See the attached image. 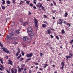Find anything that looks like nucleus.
<instances>
[{"instance_id": "obj_1", "label": "nucleus", "mask_w": 73, "mask_h": 73, "mask_svg": "<svg viewBox=\"0 0 73 73\" xmlns=\"http://www.w3.org/2000/svg\"><path fill=\"white\" fill-rule=\"evenodd\" d=\"M36 6H37V7H38L39 8H40L41 7L44 11H45V8L43 6H42V4L41 3L39 2L36 5Z\"/></svg>"}, {"instance_id": "obj_2", "label": "nucleus", "mask_w": 73, "mask_h": 73, "mask_svg": "<svg viewBox=\"0 0 73 73\" xmlns=\"http://www.w3.org/2000/svg\"><path fill=\"white\" fill-rule=\"evenodd\" d=\"M69 56H66V58L68 60H69V58H70L71 57L72 58L73 57V53L70 52V51H69Z\"/></svg>"}, {"instance_id": "obj_3", "label": "nucleus", "mask_w": 73, "mask_h": 73, "mask_svg": "<svg viewBox=\"0 0 73 73\" xmlns=\"http://www.w3.org/2000/svg\"><path fill=\"white\" fill-rule=\"evenodd\" d=\"M34 20H35L34 23H35V27H36V28H38V21H37V20L36 18H34Z\"/></svg>"}, {"instance_id": "obj_4", "label": "nucleus", "mask_w": 73, "mask_h": 73, "mask_svg": "<svg viewBox=\"0 0 73 73\" xmlns=\"http://www.w3.org/2000/svg\"><path fill=\"white\" fill-rule=\"evenodd\" d=\"M14 35V33H11L9 35H7V38L8 40H9V39L11 37H12Z\"/></svg>"}, {"instance_id": "obj_5", "label": "nucleus", "mask_w": 73, "mask_h": 73, "mask_svg": "<svg viewBox=\"0 0 73 73\" xmlns=\"http://www.w3.org/2000/svg\"><path fill=\"white\" fill-rule=\"evenodd\" d=\"M3 50V52H6V53H11V52H9V50H7L8 49L7 48H6L5 47H2L1 48Z\"/></svg>"}, {"instance_id": "obj_6", "label": "nucleus", "mask_w": 73, "mask_h": 73, "mask_svg": "<svg viewBox=\"0 0 73 73\" xmlns=\"http://www.w3.org/2000/svg\"><path fill=\"white\" fill-rule=\"evenodd\" d=\"M29 34V36L31 38H33V37H34V35L35 34L33 32H31V33L29 34V33L28 32H27Z\"/></svg>"}, {"instance_id": "obj_7", "label": "nucleus", "mask_w": 73, "mask_h": 73, "mask_svg": "<svg viewBox=\"0 0 73 73\" xmlns=\"http://www.w3.org/2000/svg\"><path fill=\"white\" fill-rule=\"evenodd\" d=\"M33 31V29L31 27H28L27 28V32H32Z\"/></svg>"}, {"instance_id": "obj_8", "label": "nucleus", "mask_w": 73, "mask_h": 73, "mask_svg": "<svg viewBox=\"0 0 73 73\" xmlns=\"http://www.w3.org/2000/svg\"><path fill=\"white\" fill-rule=\"evenodd\" d=\"M32 56V54L31 53H30V54H27L26 55L27 57H28V58H30V57H31Z\"/></svg>"}, {"instance_id": "obj_9", "label": "nucleus", "mask_w": 73, "mask_h": 73, "mask_svg": "<svg viewBox=\"0 0 73 73\" xmlns=\"http://www.w3.org/2000/svg\"><path fill=\"white\" fill-rule=\"evenodd\" d=\"M8 61H9L8 62V64H9V65H13V62L11 60H10L9 59L8 60Z\"/></svg>"}, {"instance_id": "obj_10", "label": "nucleus", "mask_w": 73, "mask_h": 73, "mask_svg": "<svg viewBox=\"0 0 73 73\" xmlns=\"http://www.w3.org/2000/svg\"><path fill=\"white\" fill-rule=\"evenodd\" d=\"M0 67V68H0V70L1 71L3 70V69H5V67H4V66H3V65H1V66Z\"/></svg>"}, {"instance_id": "obj_11", "label": "nucleus", "mask_w": 73, "mask_h": 73, "mask_svg": "<svg viewBox=\"0 0 73 73\" xmlns=\"http://www.w3.org/2000/svg\"><path fill=\"white\" fill-rule=\"evenodd\" d=\"M26 39H27V40H29V38L27 36H25L23 38V40L25 41H27Z\"/></svg>"}, {"instance_id": "obj_12", "label": "nucleus", "mask_w": 73, "mask_h": 73, "mask_svg": "<svg viewBox=\"0 0 73 73\" xmlns=\"http://www.w3.org/2000/svg\"><path fill=\"white\" fill-rule=\"evenodd\" d=\"M61 65H62V67L61 68V69L62 70H63V69L64 68V66L65 65V63L63 62H62L61 63Z\"/></svg>"}, {"instance_id": "obj_13", "label": "nucleus", "mask_w": 73, "mask_h": 73, "mask_svg": "<svg viewBox=\"0 0 73 73\" xmlns=\"http://www.w3.org/2000/svg\"><path fill=\"white\" fill-rule=\"evenodd\" d=\"M59 20L60 21H61V22L60 23H59V22L58 23V24H62L63 23V22L62 21H63V20L62 19L61 20V19H59Z\"/></svg>"}, {"instance_id": "obj_14", "label": "nucleus", "mask_w": 73, "mask_h": 73, "mask_svg": "<svg viewBox=\"0 0 73 73\" xmlns=\"http://www.w3.org/2000/svg\"><path fill=\"white\" fill-rule=\"evenodd\" d=\"M47 33L48 34H51V33H52V32H51V30H50V29H48L47 30Z\"/></svg>"}, {"instance_id": "obj_15", "label": "nucleus", "mask_w": 73, "mask_h": 73, "mask_svg": "<svg viewBox=\"0 0 73 73\" xmlns=\"http://www.w3.org/2000/svg\"><path fill=\"white\" fill-rule=\"evenodd\" d=\"M23 24L24 26H25L26 25H28V22L27 21L23 23Z\"/></svg>"}, {"instance_id": "obj_16", "label": "nucleus", "mask_w": 73, "mask_h": 73, "mask_svg": "<svg viewBox=\"0 0 73 73\" xmlns=\"http://www.w3.org/2000/svg\"><path fill=\"white\" fill-rule=\"evenodd\" d=\"M42 27L43 28H45L46 27V25L45 24H43L42 25Z\"/></svg>"}, {"instance_id": "obj_17", "label": "nucleus", "mask_w": 73, "mask_h": 73, "mask_svg": "<svg viewBox=\"0 0 73 73\" xmlns=\"http://www.w3.org/2000/svg\"><path fill=\"white\" fill-rule=\"evenodd\" d=\"M20 30L19 29V30H16V33H20Z\"/></svg>"}, {"instance_id": "obj_18", "label": "nucleus", "mask_w": 73, "mask_h": 73, "mask_svg": "<svg viewBox=\"0 0 73 73\" xmlns=\"http://www.w3.org/2000/svg\"><path fill=\"white\" fill-rule=\"evenodd\" d=\"M18 72H20L21 71V68H20L19 66L18 67Z\"/></svg>"}, {"instance_id": "obj_19", "label": "nucleus", "mask_w": 73, "mask_h": 73, "mask_svg": "<svg viewBox=\"0 0 73 73\" xmlns=\"http://www.w3.org/2000/svg\"><path fill=\"white\" fill-rule=\"evenodd\" d=\"M31 60V58H28L26 60V62H29V60Z\"/></svg>"}, {"instance_id": "obj_20", "label": "nucleus", "mask_w": 73, "mask_h": 73, "mask_svg": "<svg viewBox=\"0 0 73 73\" xmlns=\"http://www.w3.org/2000/svg\"><path fill=\"white\" fill-rule=\"evenodd\" d=\"M6 3L8 4H11V2L9 1H6Z\"/></svg>"}, {"instance_id": "obj_21", "label": "nucleus", "mask_w": 73, "mask_h": 73, "mask_svg": "<svg viewBox=\"0 0 73 73\" xmlns=\"http://www.w3.org/2000/svg\"><path fill=\"white\" fill-rule=\"evenodd\" d=\"M67 16H68V13L66 12L65 14L64 17H67Z\"/></svg>"}, {"instance_id": "obj_22", "label": "nucleus", "mask_w": 73, "mask_h": 73, "mask_svg": "<svg viewBox=\"0 0 73 73\" xmlns=\"http://www.w3.org/2000/svg\"><path fill=\"white\" fill-rule=\"evenodd\" d=\"M21 2H20L19 4L21 5V4H23V3H24V1H21Z\"/></svg>"}, {"instance_id": "obj_23", "label": "nucleus", "mask_w": 73, "mask_h": 73, "mask_svg": "<svg viewBox=\"0 0 73 73\" xmlns=\"http://www.w3.org/2000/svg\"><path fill=\"white\" fill-rule=\"evenodd\" d=\"M12 0V3H14V4H15L16 3V0Z\"/></svg>"}, {"instance_id": "obj_24", "label": "nucleus", "mask_w": 73, "mask_h": 73, "mask_svg": "<svg viewBox=\"0 0 73 73\" xmlns=\"http://www.w3.org/2000/svg\"><path fill=\"white\" fill-rule=\"evenodd\" d=\"M52 1L54 5H55V6H56V2H55L54 1Z\"/></svg>"}, {"instance_id": "obj_25", "label": "nucleus", "mask_w": 73, "mask_h": 73, "mask_svg": "<svg viewBox=\"0 0 73 73\" xmlns=\"http://www.w3.org/2000/svg\"><path fill=\"white\" fill-rule=\"evenodd\" d=\"M11 73H15V72H14V70L13 68L11 69Z\"/></svg>"}, {"instance_id": "obj_26", "label": "nucleus", "mask_w": 73, "mask_h": 73, "mask_svg": "<svg viewBox=\"0 0 73 73\" xmlns=\"http://www.w3.org/2000/svg\"><path fill=\"white\" fill-rule=\"evenodd\" d=\"M21 57V54H20V55L18 57H17V59H19L20 57Z\"/></svg>"}, {"instance_id": "obj_27", "label": "nucleus", "mask_w": 73, "mask_h": 73, "mask_svg": "<svg viewBox=\"0 0 73 73\" xmlns=\"http://www.w3.org/2000/svg\"><path fill=\"white\" fill-rule=\"evenodd\" d=\"M35 1H36V2L37 1V0H34L33 1L34 4H36L37 3Z\"/></svg>"}, {"instance_id": "obj_28", "label": "nucleus", "mask_w": 73, "mask_h": 73, "mask_svg": "<svg viewBox=\"0 0 73 73\" xmlns=\"http://www.w3.org/2000/svg\"><path fill=\"white\" fill-rule=\"evenodd\" d=\"M2 1H3V2H2L3 4H5V1H4V0H2Z\"/></svg>"}, {"instance_id": "obj_29", "label": "nucleus", "mask_w": 73, "mask_h": 73, "mask_svg": "<svg viewBox=\"0 0 73 73\" xmlns=\"http://www.w3.org/2000/svg\"><path fill=\"white\" fill-rule=\"evenodd\" d=\"M18 53H20V49L19 48L18 49Z\"/></svg>"}, {"instance_id": "obj_30", "label": "nucleus", "mask_w": 73, "mask_h": 73, "mask_svg": "<svg viewBox=\"0 0 73 73\" xmlns=\"http://www.w3.org/2000/svg\"><path fill=\"white\" fill-rule=\"evenodd\" d=\"M0 45L1 47L3 48V44H2L1 42H0Z\"/></svg>"}, {"instance_id": "obj_31", "label": "nucleus", "mask_w": 73, "mask_h": 73, "mask_svg": "<svg viewBox=\"0 0 73 73\" xmlns=\"http://www.w3.org/2000/svg\"><path fill=\"white\" fill-rule=\"evenodd\" d=\"M0 61L1 64H3V60L2 59L0 58Z\"/></svg>"}, {"instance_id": "obj_32", "label": "nucleus", "mask_w": 73, "mask_h": 73, "mask_svg": "<svg viewBox=\"0 0 73 73\" xmlns=\"http://www.w3.org/2000/svg\"><path fill=\"white\" fill-rule=\"evenodd\" d=\"M30 3V1H27L26 2V3L27 4H29Z\"/></svg>"}, {"instance_id": "obj_33", "label": "nucleus", "mask_w": 73, "mask_h": 73, "mask_svg": "<svg viewBox=\"0 0 73 73\" xmlns=\"http://www.w3.org/2000/svg\"><path fill=\"white\" fill-rule=\"evenodd\" d=\"M2 9H5V7H4V6H2Z\"/></svg>"}, {"instance_id": "obj_34", "label": "nucleus", "mask_w": 73, "mask_h": 73, "mask_svg": "<svg viewBox=\"0 0 73 73\" xmlns=\"http://www.w3.org/2000/svg\"><path fill=\"white\" fill-rule=\"evenodd\" d=\"M19 52H17V53H16V56L17 57V56H19Z\"/></svg>"}, {"instance_id": "obj_35", "label": "nucleus", "mask_w": 73, "mask_h": 73, "mask_svg": "<svg viewBox=\"0 0 73 73\" xmlns=\"http://www.w3.org/2000/svg\"><path fill=\"white\" fill-rule=\"evenodd\" d=\"M24 60V58H20V61H22L23 60Z\"/></svg>"}, {"instance_id": "obj_36", "label": "nucleus", "mask_w": 73, "mask_h": 73, "mask_svg": "<svg viewBox=\"0 0 73 73\" xmlns=\"http://www.w3.org/2000/svg\"><path fill=\"white\" fill-rule=\"evenodd\" d=\"M20 22H21L22 23L23 22V19H21V18H20Z\"/></svg>"}, {"instance_id": "obj_37", "label": "nucleus", "mask_w": 73, "mask_h": 73, "mask_svg": "<svg viewBox=\"0 0 73 73\" xmlns=\"http://www.w3.org/2000/svg\"><path fill=\"white\" fill-rule=\"evenodd\" d=\"M40 54L41 57H42V55H43V54H42V53H40Z\"/></svg>"}, {"instance_id": "obj_38", "label": "nucleus", "mask_w": 73, "mask_h": 73, "mask_svg": "<svg viewBox=\"0 0 73 73\" xmlns=\"http://www.w3.org/2000/svg\"><path fill=\"white\" fill-rule=\"evenodd\" d=\"M56 37L57 40H59V37H58V36H56Z\"/></svg>"}, {"instance_id": "obj_39", "label": "nucleus", "mask_w": 73, "mask_h": 73, "mask_svg": "<svg viewBox=\"0 0 73 73\" xmlns=\"http://www.w3.org/2000/svg\"><path fill=\"white\" fill-rule=\"evenodd\" d=\"M14 71H15L14 73H16V72H17V69H15L14 70Z\"/></svg>"}, {"instance_id": "obj_40", "label": "nucleus", "mask_w": 73, "mask_h": 73, "mask_svg": "<svg viewBox=\"0 0 73 73\" xmlns=\"http://www.w3.org/2000/svg\"><path fill=\"white\" fill-rule=\"evenodd\" d=\"M22 56H24V53L23 52H22Z\"/></svg>"}, {"instance_id": "obj_41", "label": "nucleus", "mask_w": 73, "mask_h": 73, "mask_svg": "<svg viewBox=\"0 0 73 73\" xmlns=\"http://www.w3.org/2000/svg\"><path fill=\"white\" fill-rule=\"evenodd\" d=\"M28 12L29 15H31V11H28Z\"/></svg>"}, {"instance_id": "obj_42", "label": "nucleus", "mask_w": 73, "mask_h": 73, "mask_svg": "<svg viewBox=\"0 0 73 73\" xmlns=\"http://www.w3.org/2000/svg\"><path fill=\"white\" fill-rule=\"evenodd\" d=\"M62 32L63 33H65V31H64V30H62Z\"/></svg>"}, {"instance_id": "obj_43", "label": "nucleus", "mask_w": 73, "mask_h": 73, "mask_svg": "<svg viewBox=\"0 0 73 73\" xmlns=\"http://www.w3.org/2000/svg\"><path fill=\"white\" fill-rule=\"evenodd\" d=\"M50 36L51 38H53V35H50Z\"/></svg>"}, {"instance_id": "obj_44", "label": "nucleus", "mask_w": 73, "mask_h": 73, "mask_svg": "<svg viewBox=\"0 0 73 73\" xmlns=\"http://www.w3.org/2000/svg\"><path fill=\"white\" fill-rule=\"evenodd\" d=\"M43 23H44L45 24H47V25H48V23H47V22L43 21Z\"/></svg>"}, {"instance_id": "obj_45", "label": "nucleus", "mask_w": 73, "mask_h": 73, "mask_svg": "<svg viewBox=\"0 0 73 73\" xmlns=\"http://www.w3.org/2000/svg\"><path fill=\"white\" fill-rule=\"evenodd\" d=\"M73 43V40H72L70 42V44H72Z\"/></svg>"}, {"instance_id": "obj_46", "label": "nucleus", "mask_w": 73, "mask_h": 73, "mask_svg": "<svg viewBox=\"0 0 73 73\" xmlns=\"http://www.w3.org/2000/svg\"><path fill=\"white\" fill-rule=\"evenodd\" d=\"M34 64L35 65H38V63H35V62H34Z\"/></svg>"}, {"instance_id": "obj_47", "label": "nucleus", "mask_w": 73, "mask_h": 73, "mask_svg": "<svg viewBox=\"0 0 73 73\" xmlns=\"http://www.w3.org/2000/svg\"><path fill=\"white\" fill-rule=\"evenodd\" d=\"M43 16L45 18H46V17H47V16L45 15H44Z\"/></svg>"}, {"instance_id": "obj_48", "label": "nucleus", "mask_w": 73, "mask_h": 73, "mask_svg": "<svg viewBox=\"0 0 73 73\" xmlns=\"http://www.w3.org/2000/svg\"><path fill=\"white\" fill-rule=\"evenodd\" d=\"M30 6H31V7H33V4H32V3H30Z\"/></svg>"}, {"instance_id": "obj_49", "label": "nucleus", "mask_w": 73, "mask_h": 73, "mask_svg": "<svg viewBox=\"0 0 73 73\" xmlns=\"http://www.w3.org/2000/svg\"><path fill=\"white\" fill-rule=\"evenodd\" d=\"M14 43L15 44H17V43L16 42H14Z\"/></svg>"}, {"instance_id": "obj_50", "label": "nucleus", "mask_w": 73, "mask_h": 73, "mask_svg": "<svg viewBox=\"0 0 73 73\" xmlns=\"http://www.w3.org/2000/svg\"><path fill=\"white\" fill-rule=\"evenodd\" d=\"M22 67H24L25 66V64H23L21 65Z\"/></svg>"}, {"instance_id": "obj_51", "label": "nucleus", "mask_w": 73, "mask_h": 73, "mask_svg": "<svg viewBox=\"0 0 73 73\" xmlns=\"http://www.w3.org/2000/svg\"><path fill=\"white\" fill-rule=\"evenodd\" d=\"M33 8H34V9H36V7L35 6H33Z\"/></svg>"}, {"instance_id": "obj_52", "label": "nucleus", "mask_w": 73, "mask_h": 73, "mask_svg": "<svg viewBox=\"0 0 73 73\" xmlns=\"http://www.w3.org/2000/svg\"><path fill=\"white\" fill-rule=\"evenodd\" d=\"M29 73H32V71L31 70H30L29 71Z\"/></svg>"}, {"instance_id": "obj_53", "label": "nucleus", "mask_w": 73, "mask_h": 73, "mask_svg": "<svg viewBox=\"0 0 73 73\" xmlns=\"http://www.w3.org/2000/svg\"><path fill=\"white\" fill-rule=\"evenodd\" d=\"M7 72L8 73H10V71H8L7 70H6Z\"/></svg>"}, {"instance_id": "obj_54", "label": "nucleus", "mask_w": 73, "mask_h": 73, "mask_svg": "<svg viewBox=\"0 0 73 73\" xmlns=\"http://www.w3.org/2000/svg\"><path fill=\"white\" fill-rule=\"evenodd\" d=\"M48 66V64H46L45 65V67H46V66Z\"/></svg>"}, {"instance_id": "obj_55", "label": "nucleus", "mask_w": 73, "mask_h": 73, "mask_svg": "<svg viewBox=\"0 0 73 73\" xmlns=\"http://www.w3.org/2000/svg\"><path fill=\"white\" fill-rule=\"evenodd\" d=\"M52 13H55V11H52Z\"/></svg>"}, {"instance_id": "obj_56", "label": "nucleus", "mask_w": 73, "mask_h": 73, "mask_svg": "<svg viewBox=\"0 0 73 73\" xmlns=\"http://www.w3.org/2000/svg\"><path fill=\"white\" fill-rule=\"evenodd\" d=\"M63 23H64V24H66V21H64L63 22Z\"/></svg>"}, {"instance_id": "obj_57", "label": "nucleus", "mask_w": 73, "mask_h": 73, "mask_svg": "<svg viewBox=\"0 0 73 73\" xmlns=\"http://www.w3.org/2000/svg\"><path fill=\"white\" fill-rule=\"evenodd\" d=\"M26 70H27V68H25L24 69V71H26Z\"/></svg>"}, {"instance_id": "obj_58", "label": "nucleus", "mask_w": 73, "mask_h": 73, "mask_svg": "<svg viewBox=\"0 0 73 73\" xmlns=\"http://www.w3.org/2000/svg\"><path fill=\"white\" fill-rule=\"evenodd\" d=\"M50 29L51 30H52V31H54V29H52L50 28Z\"/></svg>"}, {"instance_id": "obj_59", "label": "nucleus", "mask_w": 73, "mask_h": 73, "mask_svg": "<svg viewBox=\"0 0 73 73\" xmlns=\"http://www.w3.org/2000/svg\"><path fill=\"white\" fill-rule=\"evenodd\" d=\"M34 66H31V68H33Z\"/></svg>"}, {"instance_id": "obj_60", "label": "nucleus", "mask_w": 73, "mask_h": 73, "mask_svg": "<svg viewBox=\"0 0 73 73\" xmlns=\"http://www.w3.org/2000/svg\"><path fill=\"white\" fill-rule=\"evenodd\" d=\"M21 69V70H23V69H24V68H23L22 67Z\"/></svg>"}, {"instance_id": "obj_61", "label": "nucleus", "mask_w": 73, "mask_h": 73, "mask_svg": "<svg viewBox=\"0 0 73 73\" xmlns=\"http://www.w3.org/2000/svg\"><path fill=\"white\" fill-rule=\"evenodd\" d=\"M35 69H38V67H36V68H35Z\"/></svg>"}, {"instance_id": "obj_62", "label": "nucleus", "mask_w": 73, "mask_h": 73, "mask_svg": "<svg viewBox=\"0 0 73 73\" xmlns=\"http://www.w3.org/2000/svg\"><path fill=\"white\" fill-rule=\"evenodd\" d=\"M60 48H62V46H60Z\"/></svg>"}, {"instance_id": "obj_63", "label": "nucleus", "mask_w": 73, "mask_h": 73, "mask_svg": "<svg viewBox=\"0 0 73 73\" xmlns=\"http://www.w3.org/2000/svg\"><path fill=\"white\" fill-rule=\"evenodd\" d=\"M69 25V27H70L71 26V25H70V24H69L68 25Z\"/></svg>"}, {"instance_id": "obj_64", "label": "nucleus", "mask_w": 73, "mask_h": 73, "mask_svg": "<svg viewBox=\"0 0 73 73\" xmlns=\"http://www.w3.org/2000/svg\"><path fill=\"white\" fill-rule=\"evenodd\" d=\"M66 24L67 25H69V24L68 23H66Z\"/></svg>"}]
</instances>
